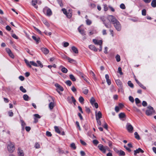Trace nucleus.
<instances>
[{
	"mask_svg": "<svg viewBox=\"0 0 156 156\" xmlns=\"http://www.w3.org/2000/svg\"><path fill=\"white\" fill-rule=\"evenodd\" d=\"M89 48L91 50H93L95 51H96L98 50V49L93 45H90L89 46Z\"/></svg>",
	"mask_w": 156,
	"mask_h": 156,
	"instance_id": "20",
	"label": "nucleus"
},
{
	"mask_svg": "<svg viewBox=\"0 0 156 156\" xmlns=\"http://www.w3.org/2000/svg\"><path fill=\"white\" fill-rule=\"evenodd\" d=\"M139 86L141 87V88H143V89H146V87H144L142 84L141 83H139Z\"/></svg>",
	"mask_w": 156,
	"mask_h": 156,
	"instance_id": "63",
	"label": "nucleus"
},
{
	"mask_svg": "<svg viewBox=\"0 0 156 156\" xmlns=\"http://www.w3.org/2000/svg\"><path fill=\"white\" fill-rule=\"evenodd\" d=\"M113 25L114 27L117 31H119L121 30V26L118 20Z\"/></svg>",
	"mask_w": 156,
	"mask_h": 156,
	"instance_id": "6",
	"label": "nucleus"
},
{
	"mask_svg": "<svg viewBox=\"0 0 156 156\" xmlns=\"http://www.w3.org/2000/svg\"><path fill=\"white\" fill-rule=\"evenodd\" d=\"M37 2V0H32V3L33 6H34V7L37 9L38 8L37 6L36 5V4Z\"/></svg>",
	"mask_w": 156,
	"mask_h": 156,
	"instance_id": "21",
	"label": "nucleus"
},
{
	"mask_svg": "<svg viewBox=\"0 0 156 156\" xmlns=\"http://www.w3.org/2000/svg\"><path fill=\"white\" fill-rule=\"evenodd\" d=\"M88 92V90L87 89H84L83 90V93L85 94H87Z\"/></svg>",
	"mask_w": 156,
	"mask_h": 156,
	"instance_id": "57",
	"label": "nucleus"
},
{
	"mask_svg": "<svg viewBox=\"0 0 156 156\" xmlns=\"http://www.w3.org/2000/svg\"><path fill=\"white\" fill-rule=\"evenodd\" d=\"M146 10L145 9H143L142 11V14L143 16H145L146 15Z\"/></svg>",
	"mask_w": 156,
	"mask_h": 156,
	"instance_id": "49",
	"label": "nucleus"
},
{
	"mask_svg": "<svg viewBox=\"0 0 156 156\" xmlns=\"http://www.w3.org/2000/svg\"><path fill=\"white\" fill-rule=\"evenodd\" d=\"M43 12L45 14L46 12V14L48 16H49L52 14L51 10L47 7H45L43 9Z\"/></svg>",
	"mask_w": 156,
	"mask_h": 156,
	"instance_id": "5",
	"label": "nucleus"
},
{
	"mask_svg": "<svg viewBox=\"0 0 156 156\" xmlns=\"http://www.w3.org/2000/svg\"><path fill=\"white\" fill-rule=\"evenodd\" d=\"M5 50L8 53L9 56L12 58H14V55L11 50L8 48H6Z\"/></svg>",
	"mask_w": 156,
	"mask_h": 156,
	"instance_id": "11",
	"label": "nucleus"
},
{
	"mask_svg": "<svg viewBox=\"0 0 156 156\" xmlns=\"http://www.w3.org/2000/svg\"><path fill=\"white\" fill-rule=\"evenodd\" d=\"M23 99L25 101H27L28 100V98H29V96L27 94H24L23 96Z\"/></svg>",
	"mask_w": 156,
	"mask_h": 156,
	"instance_id": "37",
	"label": "nucleus"
},
{
	"mask_svg": "<svg viewBox=\"0 0 156 156\" xmlns=\"http://www.w3.org/2000/svg\"><path fill=\"white\" fill-rule=\"evenodd\" d=\"M44 24L47 27L49 26V23L47 22V21L46 20H44L43 22Z\"/></svg>",
	"mask_w": 156,
	"mask_h": 156,
	"instance_id": "50",
	"label": "nucleus"
},
{
	"mask_svg": "<svg viewBox=\"0 0 156 156\" xmlns=\"http://www.w3.org/2000/svg\"><path fill=\"white\" fill-rule=\"evenodd\" d=\"M7 148L9 152H13L15 149L14 144L13 143L9 142L8 144Z\"/></svg>",
	"mask_w": 156,
	"mask_h": 156,
	"instance_id": "2",
	"label": "nucleus"
},
{
	"mask_svg": "<svg viewBox=\"0 0 156 156\" xmlns=\"http://www.w3.org/2000/svg\"><path fill=\"white\" fill-rule=\"evenodd\" d=\"M59 68V69H61L62 72L64 73H66L68 72V70L67 69L62 66H60Z\"/></svg>",
	"mask_w": 156,
	"mask_h": 156,
	"instance_id": "15",
	"label": "nucleus"
},
{
	"mask_svg": "<svg viewBox=\"0 0 156 156\" xmlns=\"http://www.w3.org/2000/svg\"><path fill=\"white\" fill-rule=\"evenodd\" d=\"M55 129V131L57 133L59 134L61 133V131L58 127L57 126H55L54 127Z\"/></svg>",
	"mask_w": 156,
	"mask_h": 156,
	"instance_id": "28",
	"label": "nucleus"
},
{
	"mask_svg": "<svg viewBox=\"0 0 156 156\" xmlns=\"http://www.w3.org/2000/svg\"><path fill=\"white\" fill-rule=\"evenodd\" d=\"M8 114L9 116L10 117H12L13 116V114L12 112V111H9L8 112Z\"/></svg>",
	"mask_w": 156,
	"mask_h": 156,
	"instance_id": "62",
	"label": "nucleus"
},
{
	"mask_svg": "<svg viewBox=\"0 0 156 156\" xmlns=\"http://www.w3.org/2000/svg\"><path fill=\"white\" fill-rule=\"evenodd\" d=\"M51 101L49 104V107L50 110H52L53 109L55 105L53 99L52 98H51Z\"/></svg>",
	"mask_w": 156,
	"mask_h": 156,
	"instance_id": "13",
	"label": "nucleus"
},
{
	"mask_svg": "<svg viewBox=\"0 0 156 156\" xmlns=\"http://www.w3.org/2000/svg\"><path fill=\"white\" fill-rule=\"evenodd\" d=\"M126 128L129 132L132 133L133 132V127L129 123H127L126 126Z\"/></svg>",
	"mask_w": 156,
	"mask_h": 156,
	"instance_id": "7",
	"label": "nucleus"
},
{
	"mask_svg": "<svg viewBox=\"0 0 156 156\" xmlns=\"http://www.w3.org/2000/svg\"><path fill=\"white\" fill-rule=\"evenodd\" d=\"M69 45V43L67 42H64L63 44V46L64 47H66Z\"/></svg>",
	"mask_w": 156,
	"mask_h": 156,
	"instance_id": "53",
	"label": "nucleus"
},
{
	"mask_svg": "<svg viewBox=\"0 0 156 156\" xmlns=\"http://www.w3.org/2000/svg\"><path fill=\"white\" fill-rule=\"evenodd\" d=\"M119 152V154L120 155L124 156L125 155V153L124 151L122 150H120V151H118L117 153Z\"/></svg>",
	"mask_w": 156,
	"mask_h": 156,
	"instance_id": "36",
	"label": "nucleus"
},
{
	"mask_svg": "<svg viewBox=\"0 0 156 156\" xmlns=\"http://www.w3.org/2000/svg\"><path fill=\"white\" fill-rule=\"evenodd\" d=\"M41 50L42 52L45 55L47 54L49 52V50L47 48H42Z\"/></svg>",
	"mask_w": 156,
	"mask_h": 156,
	"instance_id": "16",
	"label": "nucleus"
},
{
	"mask_svg": "<svg viewBox=\"0 0 156 156\" xmlns=\"http://www.w3.org/2000/svg\"><path fill=\"white\" fill-rule=\"evenodd\" d=\"M86 22L87 24V25H90L91 23V21L88 19L87 20H86Z\"/></svg>",
	"mask_w": 156,
	"mask_h": 156,
	"instance_id": "46",
	"label": "nucleus"
},
{
	"mask_svg": "<svg viewBox=\"0 0 156 156\" xmlns=\"http://www.w3.org/2000/svg\"><path fill=\"white\" fill-rule=\"evenodd\" d=\"M135 101L136 103V105H137L140 102V100L138 98H135Z\"/></svg>",
	"mask_w": 156,
	"mask_h": 156,
	"instance_id": "48",
	"label": "nucleus"
},
{
	"mask_svg": "<svg viewBox=\"0 0 156 156\" xmlns=\"http://www.w3.org/2000/svg\"><path fill=\"white\" fill-rule=\"evenodd\" d=\"M57 90L62 91L63 90V88L60 86V87H59V88H57Z\"/></svg>",
	"mask_w": 156,
	"mask_h": 156,
	"instance_id": "58",
	"label": "nucleus"
},
{
	"mask_svg": "<svg viewBox=\"0 0 156 156\" xmlns=\"http://www.w3.org/2000/svg\"><path fill=\"white\" fill-rule=\"evenodd\" d=\"M58 4L61 7H62L63 6V4L62 3V0H57Z\"/></svg>",
	"mask_w": 156,
	"mask_h": 156,
	"instance_id": "42",
	"label": "nucleus"
},
{
	"mask_svg": "<svg viewBox=\"0 0 156 156\" xmlns=\"http://www.w3.org/2000/svg\"><path fill=\"white\" fill-rule=\"evenodd\" d=\"M12 36L13 38L16 39H17L18 38V37L15 34H12Z\"/></svg>",
	"mask_w": 156,
	"mask_h": 156,
	"instance_id": "64",
	"label": "nucleus"
},
{
	"mask_svg": "<svg viewBox=\"0 0 156 156\" xmlns=\"http://www.w3.org/2000/svg\"><path fill=\"white\" fill-rule=\"evenodd\" d=\"M70 79L73 81H76V79L74 76L73 74H70L69 75Z\"/></svg>",
	"mask_w": 156,
	"mask_h": 156,
	"instance_id": "26",
	"label": "nucleus"
},
{
	"mask_svg": "<svg viewBox=\"0 0 156 156\" xmlns=\"http://www.w3.org/2000/svg\"><path fill=\"white\" fill-rule=\"evenodd\" d=\"M34 115L35 117L34 118H35L36 119H40L41 118V116L38 114H35Z\"/></svg>",
	"mask_w": 156,
	"mask_h": 156,
	"instance_id": "60",
	"label": "nucleus"
},
{
	"mask_svg": "<svg viewBox=\"0 0 156 156\" xmlns=\"http://www.w3.org/2000/svg\"><path fill=\"white\" fill-rule=\"evenodd\" d=\"M118 72H119L121 75L123 74V73L122 71V68L121 67H119L118 68Z\"/></svg>",
	"mask_w": 156,
	"mask_h": 156,
	"instance_id": "41",
	"label": "nucleus"
},
{
	"mask_svg": "<svg viewBox=\"0 0 156 156\" xmlns=\"http://www.w3.org/2000/svg\"><path fill=\"white\" fill-rule=\"evenodd\" d=\"M151 4L152 7H156V0H153Z\"/></svg>",
	"mask_w": 156,
	"mask_h": 156,
	"instance_id": "29",
	"label": "nucleus"
},
{
	"mask_svg": "<svg viewBox=\"0 0 156 156\" xmlns=\"http://www.w3.org/2000/svg\"><path fill=\"white\" fill-rule=\"evenodd\" d=\"M134 152V154L135 155H136L137 154L139 153L140 152L142 153L144 152V151L140 148H138V149L135 150Z\"/></svg>",
	"mask_w": 156,
	"mask_h": 156,
	"instance_id": "19",
	"label": "nucleus"
},
{
	"mask_svg": "<svg viewBox=\"0 0 156 156\" xmlns=\"http://www.w3.org/2000/svg\"><path fill=\"white\" fill-rule=\"evenodd\" d=\"M70 147L72 148L75 150L76 149V147L75 146V144L74 143H72L70 145Z\"/></svg>",
	"mask_w": 156,
	"mask_h": 156,
	"instance_id": "45",
	"label": "nucleus"
},
{
	"mask_svg": "<svg viewBox=\"0 0 156 156\" xmlns=\"http://www.w3.org/2000/svg\"><path fill=\"white\" fill-rule=\"evenodd\" d=\"M46 135L47 136L49 137H50L52 136V134L51 132L48 131L46 132Z\"/></svg>",
	"mask_w": 156,
	"mask_h": 156,
	"instance_id": "56",
	"label": "nucleus"
},
{
	"mask_svg": "<svg viewBox=\"0 0 156 156\" xmlns=\"http://www.w3.org/2000/svg\"><path fill=\"white\" fill-rule=\"evenodd\" d=\"M21 126L22 127V129L23 130H24V127L26 125V123L24 122V121L22 120L21 121Z\"/></svg>",
	"mask_w": 156,
	"mask_h": 156,
	"instance_id": "32",
	"label": "nucleus"
},
{
	"mask_svg": "<svg viewBox=\"0 0 156 156\" xmlns=\"http://www.w3.org/2000/svg\"><path fill=\"white\" fill-rule=\"evenodd\" d=\"M90 102L92 105H93L94 103H95V100L93 97H91L90 101Z\"/></svg>",
	"mask_w": 156,
	"mask_h": 156,
	"instance_id": "27",
	"label": "nucleus"
},
{
	"mask_svg": "<svg viewBox=\"0 0 156 156\" xmlns=\"http://www.w3.org/2000/svg\"><path fill=\"white\" fill-rule=\"evenodd\" d=\"M18 154L19 156H24V154L22 150H21L20 148H19L18 149Z\"/></svg>",
	"mask_w": 156,
	"mask_h": 156,
	"instance_id": "23",
	"label": "nucleus"
},
{
	"mask_svg": "<svg viewBox=\"0 0 156 156\" xmlns=\"http://www.w3.org/2000/svg\"><path fill=\"white\" fill-rule=\"evenodd\" d=\"M115 58L116 59V61L117 62H119L120 61V56L119 55H117L116 57Z\"/></svg>",
	"mask_w": 156,
	"mask_h": 156,
	"instance_id": "39",
	"label": "nucleus"
},
{
	"mask_svg": "<svg viewBox=\"0 0 156 156\" xmlns=\"http://www.w3.org/2000/svg\"><path fill=\"white\" fill-rule=\"evenodd\" d=\"M66 15L68 18H70L72 16V14L70 12H67Z\"/></svg>",
	"mask_w": 156,
	"mask_h": 156,
	"instance_id": "31",
	"label": "nucleus"
},
{
	"mask_svg": "<svg viewBox=\"0 0 156 156\" xmlns=\"http://www.w3.org/2000/svg\"><path fill=\"white\" fill-rule=\"evenodd\" d=\"M93 41L95 44L97 45H102V41L101 40H98L96 39H93Z\"/></svg>",
	"mask_w": 156,
	"mask_h": 156,
	"instance_id": "12",
	"label": "nucleus"
},
{
	"mask_svg": "<svg viewBox=\"0 0 156 156\" xmlns=\"http://www.w3.org/2000/svg\"><path fill=\"white\" fill-rule=\"evenodd\" d=\"M142 105L144 107H146L147 105V102L145 101H143L142 103Z\"/></svg>",
	"mask_w": 156,
	"mask_h": 156,
	"instance_id": "54",
	"label": "nucleus"
},
{
	"mask_svg": "<svg viewBox=\"0 0 156 156\" xmlns=\"http://www.w3.org/2000/svg\"><path fill=\"white\" fill-rule=\"evenodd\" d=\"M128 84L129 86L131 88L133 87V83L131 82V81H129L128 82Z\"/></svg>",
	"mask_w": 156,
	"mask_h": 156,
	"instance_id": "34",
	"label": "nucleus"
},
{
	"mask_svg": "<svg viewBox=\"0 0 156 156\" xmlns=\"http://www.w3.org/2000/svg\"><path fill=\"white\" fill-rule=\"evenodd\" d=\"M147 109L146 111V114L148 116H151L155 112L153 107L151 106L147 107Z\"/></svg>",
	"mask_w": 156,
	"mask_h": 156,
	"instance_id": "1",
	"label": "nucleus"
},
{
	"mask_svg": "<svg viewBox=\"0 0 156 156\" xmlns=\"http://www.w3.org/2000/svg\"><path fill=\"white\" fill-rule=\"evenodd\" d=\"M120 110L118 106H116L115 108V110L116 112H119Z\"/></svg>",
	"mask_w": 156,
	"mask_h": 156,
	"instance_id": "59",
	"label": "nucleus"
},
{
	"mask_svg": "<svg viewBox=\"0 0 156 156\" xmlns=\"http://www.w3.org/2000/svg\"><path fill=\"white\" fill-rule=\"evenodd\" d=\"M62 56H63L64 57L66 58V59L68 60L69 62L71 63L75 61V60H74L71 59L68 57H67L66 55H65L63 53H62Z\"/></svg>",
	"mask_w": 156,
	"mask_h": 156,
	"instance_id": "18",
	"label": "nucleus"
},
{
	"mask_svg": "<svg viewBox=\"0 0 156 156\" xmlns=\"http://www.w3.org/2000/svg\"><path fill=\"white\" fill-rule=\"evenodd\" d=\"M66 84L69 86H70L72 84L71 82L69 80H67L65 82Z\"/></svg>",
	"mask_w": 156,
	"mask_h": 156,
	"instance_id": "43",
	"label": "nucleus"
},
{
	"mask_svg": "<svg viewBox=\"0 0 156 156\" xmlns=\"http://www.w3.org/2000/svg\"><path fill=\"white\" fill-rule=\"evenodd\" d=\"M95 116L96 119H100L102 117V114L101 112L99 111L98 113L96 112Z\"/></svg>",
	"mask_w": 156,
	"mask_h": 156,
	"instance_id": "17",
	"label": "nucleus"
},
{
	"mask_svg": "<svg viewBox=\"0 0 156 156\" xmlns=\"http://www.w3.org/2000/svg\"><path fill=\"white\" fill-rule=\"evenodd\" d=\"M24 61L27 66L30 68L31 67V65L36 67L38 66L37 64L34 61L29 62L26 59H25Z\"/></svg>",
	"mask_w": 156,
	"mask_h": 156,
	"instance_id": "4",
	"label": "nucleus"
},
{
	"mask_svg": "<svg viewBox=\"0 0 156 156\" xmlns=\"http://www.w3.org/2000/svg\"><path fill=\"white\" fill-rule=\"evenodd\" d=\"M90 73L91 75L93 76V78L94 80H96V77H95V75L94 73L92 71H91L90 72Z\"/></svg>",
	"mask_w": 156,
	"mask_h": 156,
	"instance_id": "38",
	"label": "nucleus"
},
{
	"mask_svg": "<svg viewBox=\"0 0 156 156\" xmlns=\"http://www.w3.org/2000/svg\"><path fill=\"white\" fill-rule=\"evenodd\" d=\"M37 62L39 66H40L42 68L43 67V65L40 61H37Z\"/></svg>",
	"mask_w": 156,
	"mask_h": 156,
	"instance_id": "51",
	"label": "nucleus"
},
{
	"mask_svg": "<svg viewBox=\"0 0 156 156\" xmlns=\"http://www.w3.org/2000/svg\"><path fill=\"white\" fill-rule=\"evenodd\" d=\"M134 134L135 135V137L136 139L138 140H139L140 139V136L136 132L134 133Z\"/></svg>",
	"mask_w": 156,
	"mask_h": 156,
	"instance_id": "30",
	"label": "nucleus"
},
{
	"mask_svg": "<svg viewBox=\"0 0 156 156\" xmlns=\"http://www.w3.org/2000/svg\"><path fill=\"white\" fill-rule=\"evenodd\" d=\"M72 50L76 54L78 53V51L77 48L73 46L71 48Z\"/></svg>",
	"mask_w": 156,
	"mask_h": 156,
	"instance_id": "22",
	"label": "nucleus"
},
{
	"mask_svg": "<svg viewBox=\"0 0 156 156\" xmlns=\"http://www.w3.org/2000/svg\"><path fill=\"white\" fill-rule=\"evenodd\" d=\"M35 147L36 148H39L40 147V145L38 143H35Z\"/></svg>",
	"mask_w": 156,
	"mask_h": 156,
	"instance_id": "55",
	"label": "nucleus"
},
{
	"mask_svg": "<svg viewBox=\"0 0 156 156\" xmlns=\"http://www.w3.org/2000/svg\"><path fill=\"white\" fill-rule=\"evenodd\" d=\"M108 18L109 20L112 22L113 24L118 21V20L112 15L109 16L108 17Z\"/></svg>",
	"mask_w": 156,
	"mask_h": 156,
	"instance_id": "9",
	"label": "nucleus"
},
{
	"mask_svg": "<svg viewBox=\"0 0 156 156\" xmlns=\"http://www.w3.org/2000/svg\"><path fill=\"white\" fill-rule=\"evenodd\" d=\"M32 38L36 42V43L37 44H38L39 43V41L40 40V39L39 37H37L35 36H32Z\"/></svg>",
	"mask_w": 156,
	"mask_h": 156,
	"instance_id": "25",
	"label": "nucleus"
},
{
	"mask_svg": "<svg viewBox=\"0 0 156 156\" xmlns=\"http://www.w3.org/2000/svg\"><path fill=\"white\" fill-rule=\"evenodd\" d=\"M93 143L95 145H97L99 143V142L96 140H94L93 141Z\"/></svg>",
	"mask_w": 156,
	"mask_h": 156,
	"instance_id": "61",
	"label": "nucleus"
},
{
	"mask_svg": "<svg viewBox=\"0 0 156 156\" xmlns=\"http://www.w3.org/2000/svg\"><path fill=\"white\" fill-rule=\"evenodd\" d=\"M119 116L120 118H123L125 116V115L123 113H121L119 114Z\"/></svg>",
	"mask_w": 156,
	"mask_h": 156,
	"instance_id": "35",
	"label": "nucleus"
},
{
	"mask_svg": "<svg viewBox=\"0 0 156 156\" xmlns=\"http://www.w3.org/2000/svg\"><path fill=\"white\" fill-rule=\"evenodd\" d=\"M79 100L80 102L81 103H83L84 100L83 98L81 96H80L79 97Z\"/></svg>",
	"mask_w": 156,
	"mask_h": 156,
	"instance_id": "40",
	"label": "nucleus"
},
{
	"mask_svg": "<svg viewBox=\"0 0 156 156\" xmlns=\"http://www.w3.org/2000/svg\"><path fill=\"white\" fill-rule=\"evenodd\" d=\"M134 110L137 112H140V110L136 107H134Z\"/></svg>",
	"mask_w": 156,
	"mask_h": 156,
	"instance_id": "52",
	"label": "nucleus"
},
{
	"mask_svg": "<svg viewBox=\"0 0 156 156\" xmlns=\"http://www.w3.org/2000/svg\"><path fill=\"white\" fill-rule=\"evenodd\" d=\"M108 18L109 20L112 22L113 24L118 21V20L112 15L109 16L108 17Z\"/></svg>",
	"mask_w": 156,
	"mask_h": 156,
	"instance_id": "8",
	"label": "nucleus"
},
{
	"mask_svg": "<svg viewBox=\"0 0 156 156\" xmlns=\"http://www.w3.org/2000/svg\"><path fill=\"white\" fill-rule=\"evenodd\" d=\"M120 8L123 9H125L126 8V7L125 5L124 4L122 3L120 5Z\"/></svg>",
	"mask_w": 156,
	"mask_h": 156,
	"instance_id": "47",
	"label": "nucleus"
},
{
	"mask_svg": "<svg viewBox=\"0 0 156 156\" xmlns=\"http://www.w3.org/2000/svg\"><path fill=\"white\" fill-rule=\"evenodd\" d=\"M67 101L69 103L72 104L73 102L74 105H76V100L73 96H72L71 98L70 97H68L67 98Z\"/></svg>",
	"mask_w": 156,
	"mask_h": 156,
	"instance_id": "10",
	"label": "nucleus"
},
{
	"mask_svg": "<svg viewBox=\"0 0 156 156\" xmlns=\"http://www.w3.org/2000/svg\"><path fill=\"white\" fill-rule=\"evenodd\" d=\"M99 149L103 153H105L106 150L109 151L108 147L107 146H104L103 145L100 144L98 146Z\"/></svg>",
	"mask_w": 156,
	"mask_h": 156,
	"instance_id": "3",
	"label": "nucleus"
},
{
	"mask_svg": "<svg viewBox=\"0 0 156 156\" xmlns=\"http://www.w3.org/2000/svg\"><path fill=\"white\" fill-rule=\"evenodd\" d=\"M129 100L132 103L134 102V99L133 97L131 96H129Z\"/></svg>",
	"mask_w": 156,
	"mask_h": 156,
	"instance_id": "44",
	"label": "nucleus"
},
{
	"mask_svg": "<svg viewBox=\"0 0 156 156\" xmlns=\"http://www.w3.org/2000/svg\"><path fill=\"white\" fill-rule=\"evenodd\" d=\"M81 26H80L78 28V30L80 34L82 36H86V32L84 31V30L83 29H81L80 28Z\"/></svg>",
	"mask_w": 156,
	"mask_h": 156,
	"instance_id": "14",
	"label": "nucleus"
},
{
	"mask_svg": "<svg viewBox=\"0 0 156 156\" xmlns=\"http://www.w3.org/2000/svg\"><path fill=\"white\" fill-rule=\"evenodd\" d=\"M20 90L23 93H26L27 91L22 86H21L20 87Z\"/></svg>",
	"mask_w": 156,
	"mask_h": 156,
	"instance_id": "33",
	"label": "nucleus"
},
{
	"mask_svg": "<svg viewBox=\"0 0 156 156\" xmlns=\"http://www.w3.org/2000/svg\"><path fill=\"white\" fill-rule=\"evenodd\" d=\"M115 82L117 84L119 87H121L122 86V84L121 82L119 80H116Z\"/></svg>",
	"mask_w": 156,
	"mask_h": 156,
	"instance_id": "24",
	"label": "nucleus"
}]
</instances>
